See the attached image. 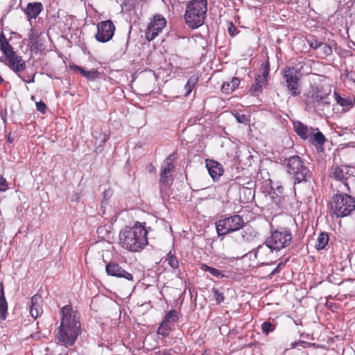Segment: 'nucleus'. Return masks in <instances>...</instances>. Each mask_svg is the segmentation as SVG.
<instances>
[{"label":"nucleus","instance_id":"obj_35","mask_svg":"<svg viewBox=\"0 0 355 355\" xmlns=\"http://www.w3.org/2000/svg\"><path fill=\"white\" fill-rule=\"evenodd\" d=\"M275 328V325L269 321L264 322L261 325V329L263 333L268 334L269 332L272 331Z\"/></svg>","mask_w":355,"mask_h":355},{"label":"nucleus","instance_id":"obj_21","mask_svg":"<svg viewBox=\"0 0 355 355\" xmlns=\"http://www.w3.org/2000/svg\"><path fill=\"white\" fill-rule=\"evenodd\" d=\"M272 191L269 193V197L272 202L277 205L280 206L284 200V188L282 186L278 185L275 189L273 187H271Z\"/></svg>","mask_w":355,"mask_h":355},{"label":"nucleus","instance_id":"obj_14","mask_svg":"<svg viewBox=\"0 0 355 355\" xmlns=\"http://www.w3.org/2000/svg\"><path fill=\"white\" fill-rule=\"evenodd\" d=\"M261 69L262 74L258 75L255 78V82L250 89L251 94L254 96H258L262 92L263 87L267 84L269 74V63L262 64Z\"/></svg>","mask_w":355,"mask_h":355},{"label":"nucleus","instance_id":"obj_12","mask_svg":"<svg viewBox=\"0 0 355 355\" xmlns=\"http://www.w3.org/2000/svg\"><path fill=\"white\" fill-rule=\"evenodd\" d=\"M351 175L347 166L333 165L329 171V177L341 182L347 191H349L350 189L347 181Z\"/></svg>","mask_w":355,"mask_h":355},{"label":"nucleus","instance_id":"obj_27","mask_svg":"<svg viewBox=\"0 0 355 355\" xmlns=\"http://www.w3.org/2000/svg\"><path fill=\"white\" fill-rule=\"evenodd\" d=\"M240 83V80L234 77L230 82H225L222 85L221 91L225 94H230L235 90Z\"/></svg>","mask_w":355,"mask_h":355},{"label":"nucleus","instance_id":"obj_22","mask_svg":"<svg viewBox=\"0 0 355 355\" xmlns=\"http://www.w3.org/2000/svg\"><path fill=\"white\" fill-rule=\"evenodd\" d=\"M42 8V4L40 2L29 3L25 10V13L28 17L35 19L40 15Z\"/></svg>","mask_w":355,"mask_h":355},{"label":"nucleus","instance_id":"obj_48","mask_svg":"<svg viewBox=\"0 0 355 355\" xmlns=\"http://www.w3.org/2000/svg\"><path fill=\"white\" fill-rule=\"evenodd\" d=\"M107 138L105 134L103 135V139L102 141L103 143H105L107 141Z\"/></svg>","mask_w":355,"mask_h":355},{"label":"nucleus","instance_id":"obj_36","mask_svg":"<svg viewBox=\"0 0 355 355\" xmlns=\"http://www.w3.org/2000/svg\"><path fill=\"white\" fill-rule=\"evenodd\" d=\"M318 51L325 56L329 55L331 54V53H332V49H331V46L329 45H328L327 44H325L323 42H322V45L320 46Z\"/></svg>","mask_w":355,"mask_h":355},{"label":"nucleus","instance_id":"obj_31","mask_svg":"<svg viewBox=\"0 0 355 355\" xmlns=\"http://www.w3.org/2000/svg\"><path fill=\"white\" fill-rule=\"evenodd\" d=\"M0 49L4 55L5 52L12 50V47L10 45L3 33H0Z\"/></svg>","mask_w":355,"mask_h":355},{"label":"nucleus","instance_id":"obj_3","mask_svg":"<svg viewBox=\"0 0 355 355\" xmlns=\"http://www.w3.org/2000/svg\"><path fill=\"white\" fill-rule=\"evenodd\" d=\"M207 11V0H191L187 5L184 13L186 24L192 29L205 23Z\"/></svg>","mask_w":355,"mask_h":355},{"label":"nucleus","instance_id":"obj_52","mask_svg":"<svg viewBox=\"0 0 355 355\" xmlns=\"http://www.w3.org/2000/svg\"><path fill=\"white\" fill-rule=\"evenodd\" d=\"M350 78H351L352 80H354V77H352V75H350Z\"/></svg>","mask_w":355,"mask_h":355},{"label":"nucleus","instance_id":"obj_38","mask_svg":"<svg viewBox=\"0 0 355 355\" xmlns=\"http://www.w3.org/2000/svg\"><path fill=\"white\" fill-rule=\"evenodd\" d=\"M213 293L214 295L215 300L218 303L223 302L225 297L223 293H220L219 291L216 288L213 289Z\"/></svg>","mask_w":355,"mask_h":355},{"label":"nucleus","instance_id":"obj_26","mask_svg":"<svg viewBox=\"0 0 355 355\" xmlns=\"http://www.w3.org/2000/svg\"><path fill=\"white\" fill-rule=\"evenodd\" d=\"M40 34L41 33L38 32L37 31L31 29L28 35V39L31 47L35 50H40L42 46L39 39Z\"/></svg>","mask_w":355,"mask_h":355},{"label":"nucleus","instance_id":"obj_23","mask_svg":"<svg viewBox=\"0 0 355 355\" xmlns=\"http://www.w3.org/2000/svg\"><path fill=\"white\" fill-rule=\"evenodd\" d=\"M8 314V303L4 295L3 285L0 282V318L5 320Z\"/></svg>","mask_w":355,"mask_h":355},{"label":"nucleus","instance_id":"obj_16","mask_svg":"<svg viewBox=\"0 0 355 355\" xmlns=\"http://www.w3.org/2000/svg\"><path fill=\"white\" fill-rule=\"evenodd\" d=\"M174 155L171 154L163 162L160 173V182L168 186L171 183L172 175L174 169Z\"/></svg>","mask_w":355,"mask_h":355},{"label":"nucleus","instance_id":"obj_13","mask_svg":"<svg viewBox=\"0 0 355 355\" xmlns=\"http://www.w3.org/2000/svg\"><path fill=\"white\" fill-rule=\"evenodd\" d=\"M274 250L275 249L272 248L265 242L262 245H259L250 253L254 254V257L258 260L260 264L265 265L272 262L273 259H275Z\"/></svg>","mask_w":355,"mask_h":355},{"label":"nucleus","instance_id":"obj_9","mask_svg":"<svg viewBox=\"0 0 355 355\" xmlns=\"http://www.w3.org/2000/svg\"><path fill=\"white\" fill-rule=\"evenodd\" d=\"M114 31L115 26L111 20L103 21L97 25L95 37L100 42H107L112 38Z\"/></svg>","mask_w":355,"mask_h":355},{"label":"nucleus","instance_id":"obj_19","mask_svg":"<svg viewBox=\"0 0 355 355\" xmlns=\"http://www.w3.org/2000/svg\"><path fill=\"white\" fill-rule=\"evenodd\" d=\"M42 299L39 295H35L32 297L31 304L29 306L30 314L34 318H37L43 312Z\"/></svg>","mask_w":355,"mask_h":355},{"label":"nucleus","instance_id":"obj_15","mask_svg":"<svg viewBox=\"0 0 355 355\" xmlns=\"http://www.w3.org/2000/svg\"><path fill=\"white\" fill-rule=\"evenodd\" d=\"M5 55L8 60V66L14 71L18 76H20V73L26 69V62L22 60L21 56L16 54L13 49L5 52Z\"/></svg>","mask_w":355,"mask_h":355},{"label":"nucleus","instance_id":"obj_5","mask_svg":"<svg viewBox=\"0 0 355 355\" xmlns=\"http://www.w3.org/2000/svg\"><path fill=\"white\" fill-rule=\"evenodd\" d=\"M287 173L293 176L295 184L306 182L310 178V171L298 155L291 156L284 160Z\"/></svg>","mask_w":355,"mask_h":355},{"label":"nucleus","instance_id":"obj_43","mask_svg":"<svg viewBox=\"0 0 355 355\" xmlns=\"http://www.w3.org/2000/svg\"><path fill=\"white\" fill-rule=\"evenodd\" d=\"M36 107H37V110L38 111H40V112L42 113H44L45 111H46V105L44 102L42 101H40V102H37L36 103Z\"/></svg>","mask_w":355,"mask_h":355},{"label":"nucleus","instance_id":"obj_33","mask_svg":"<svg viewBox=\"0 0 355 355\" xmlns=\"http://www.w3.org/2000/svg\"><path fill=\"white\" fill-rule=\"evenodd\" d=\"M171 330V324L162 321L159 324L157 330V333L163 336H168L169 331Z\"/></svg>","mask_w":355,"mask_h":355},{"label":"nucleus","instance_id":"obj_47","mask_svg":"<svg viewBox=\"0 0 355 355\" xmlns=\"http://www.w3.org/2000/svg\"><path fill=\"white\" fill-rule=\"evenodd\" d=\"M158 354L159 355H172L171 354L168 353L166 350L162 351V352L159 351L158 352Z\"/></svg>","mask_w":355,"mask_h":355},{"label":"nucleus","instance_id":"obj_11","mask_svg":"<svg viewBox=\"0 0 355 355\" xmlns=\"http://www.w3.org/2000/svg\"><path fill=\"white\" fill-rule=\"evenodd\" d=\"M166 26V20L160 15L154 16L153 19L148 24L146 31V38L148 41L153 40Z\"/></svg>","mask_w":355,"mask_h":355},{"label":"nucleus","instance_id":"obj_30","mask_svg":"<svg viewBox=\"0 0 355 355\" xmlns=\"http://www.w3.org/2000/svg\"><path fill=\"white\" fill-rule=\"evenodd\" d=\"M113 195V191L111 189H108L105 190L103 192V197L101 202V209L102 211V214L104 215L105 214V207L108 203L110 198Z\"/></svg>","mask_w":355,"mask_h":355},{"label":"nucleus","instance_id":"obj_4","mask_svg":"<svg viewBox=\"0 0 355 355\" xmlns=\"http://www.w3.org/2000/svg\"><path fill=\"white\" fill-rule=\"evenodd\" d=\"M330 209L338 218L347 216L355 210V198L347 194H336L331 198Z\"/></svg>","mask_w":355,"mask_h":355},{"label":"nucleus","instance_id":"obj_18","mask_svg":"<svg viewBox=\"0 0 355 355\" xmlns=\"http://www.w3.org/2000/svg\"><path fill=\"white\" fill-rule=\"evenodd\" d=\"M206 168L214 181L218 180L224 173L223 166L213 159H206Z\"/></svg>","mask_w":355,"mask_h":355},{"label":"nucleus","instance_id":"obj_37","mask_svg":"<svg viewBox=\"0 0 355 355\" xmlns=\"http://www.w3.org/2000/svg\"><path fill=\"white\" fill-rule=\"evenodd\" d=\"M234 116L240 123L247 124L249 121L248 116L243 114L236 113Z\"/></svg>","mask_w":355,"mask_h":355},{"label":"nucleus","instance_id":"obj_53","mask_svg":"<svg viewBox=\"0 0 355 355\" xmlns=\"http://www.w3.org/2000/svg\"><path fill=\"white\" fill-rule=\"evenodd\" d=\"M353 80L355 82V79H354V80Z\"/></svg>","mask_w":355,"mask_h":355},{"label":"nucleus","instance_id":"obj_32","mask_svg":"<svg viewBox=\"0 0 355 355\" xmlns=\"http://www.w3.org/2000/svg\"><path fill=\"white\" fill-rule=\"evenodd\" d=\"M166 261L172 268L177 269L179 268V261L175 255L172 253V252H169L168 253Z\"/></svg>","mask_w":355,"mask_h":355},{"label":"nucleus","instance_id":"obj_8","mask_svg":"<svg viewBox=\"0 0 355 355\" xmlns=\"http://www.w3.org/2000/svg\"><path fill=\"white\" fill-rule=\"evenodd\" d=\"M328 96L329 93L324 92L322 87H313L309 92L307 105L314 109L323 110L324 105H329L326 101Z\"/></svg>","mask_w":355,"mask_h":355},{"label":"nucleus","instance_id":"obj_7","mask_svg":"<svg viewBox=\"0 0 355 355\" xmlns=\"http://www.w3.org/2000/svg\"><path fill=\"white\" fill-rule=\"evenodd\" d=\"M244 225L243 219L239 215L235 214L230 217L220 219L216 223V228L218 236L239 230Z\"/></svg>","mask_w":355,"mask_h":355},{"label":"nucleus","instance_id":"obj_34","mask_svg":"<svg viewBox=\"0 0 355 355\" xmlns=\"http://www.w3.org/2000/svg\"><path fill=\"white\" fill-rule=\"evenodd\" d=\"M178 319V313L175 310H171L168 311L166 315H165V318L163 321L166 322V323H168L169 324L172 322H175Z\"/></svg>","mask_w":355,"mask_h":355},{"label":"nucleus","instance_id":"obj_20","mask_svg":"<svg viewBox=\"0 0 355 355\" xmlns=\"http://www.w3.org/2000/svg\"><path fill=\"white\" fill-rule=\"evenodd\" d=\"M311 132L309 135V137L311 142L317 149L322 148V146L326 141L325 137L320 131H319L318 128H311Z\"/></svg>","mask_w":355,"mask_h":355},{"label":"nucleus","instance_id":"obj_49","mask_svg":"<svg viewBox=\"0 0 355 355\" xmlns=\"http://www.w3.org/2000/svg\"><path fill=\"white\" fill-rule=\"evenodd\" d=\"M8 141H9L10 143H12V141H13V139H12V138L10 137V136H8Z\"/></svg>","mask_w":355,"mask_h":355},{"label":"nucleus","instance_id":"obj_24","mask_svg":"<svg viewBox=\"0 0 355 355\" xmlns=\"http://www.w3.org/2000/svg\"><path fill=\"white\" fill-rule=\"evenodd\" d=\"M69 67L71 70L80 72L84 77H85L89 80H94L98 77L99 73L96 70L87 71L76 64L70 65Z\"/></svg>","mask_w":355,"mask_h":355},{"label":"nucleus","instance_id":"obj_10","mask_svg":"<svg viewBox=\"0 0 355 355\" xmlns=\"http://www.w3.org/2000/svg\"><path fill=\"white\" fill-rule=\"evenodd\" d=\"M297 73V69L295 67H285L283 69V74L286 79L287 88L293 96H297L300 93L299 89L300 78Z\"/></svg>","mask_w":355,"mask_h":355},{"label":"nucleus","instance_id":"obj_40","mask_svg":"<svg viewBox=\"0 0 355 355\" xmlns=\"http://www.w3.org/2000/svg\"><path fill=\"white\" fill-rule=\"evenodd\" d=\"M198 76L193 75L188 79L187 83L194 88V87L196 85V83H198Z\"/></svg>","mask_w":355,"mask_h":355},{"label":"nucleus","instance_id":"obj_28","mask_svg":"<svg viewBox=\"0 0 355 355\" xmlns=\"http://www.w3.org/2000/svg\"><path fill=\"white\" fill-rule=\"evenodd\" d=\"M329 242V235L326 232H321L317 239L315 248L318 250H323Z\"/></svg>","mask_w":355,"mask_h":355},{"label":"nucleus","instance_id":"obj_29","mask_svg":"<svg viewBox=\"0 0 355 355\" xmlns=\"http://www.w3.org/2000/svg\"><path fill=\"white\" fill-rule=\"evenodd\" d=\"M200 268L203 271H207L210 272L214 277L217 278H223L225 277V275L223 273V271H220L216 268H212L211 266H209L206 264H201Z\"/></svg>","mask_w":355,"mask_h":355},{"label":"nucleus","instance_id":"obj_46","mask_svg":"<svg viewBox=\"0 0 355 355\" xmlns=\"http://www.w3.org/2000/svg\"><path fill=\"white\" fill-rule=\"evenodd\" d=\"M307 343L305 342V341H298V342H295L294 343H292L291 345H292V347L293 348H295L300 345H302L304 346V345H306Z\"/></svg>","mask_w":355,"mask_h":355},{"label":"nucleus","instance_id":"obj_50","mask_svg":"<svg viewBox=\"0 0 355 355\" xmlns=\"http://www.w3.org/2000/svg\"><path fill=\"white\" fill-rule=\"evenodd\" d=\"M336 99H343V98L340 97L336 93Z\"/></svg>","mask_w":355,"mask_h":355},{"label":"nucleus","instance_id":"obj_42","mask_svg":"<svg viewBox=\"0 0 355 355\" xmlns=\"http://www.w3.org/2000/svg\"><path fill=\"white\" fill-rule=\"evenodd\" d=\"M322 42H319L316 40H313L310 42V46L312 49L319 50L320 46L322 45Z\"/></svg>","mask_w":355,"mask_h":355},{"label":"nucleus","instance_id":"obj_6","mask_svg":"<svg viewBox=\"0 0 355 355\" xmlns=\"http://www.w3.org/2000/svg\"><path fill=\"white\" fill-rule=\"evenodd\" d=\"M292 239V234L289 230H276L271 231L270 235L266 240V243L275 249V250L279 251L288 246L291 243Z\"/></svg>","mask_w":355,"mask_h":355},{"label":"nucleus","instance_id":"obj_17","mask_svg":"<svg viewBox=\"0 0 355 355\" xmlns=\"http://www.w3.org/2000/svg\"><path fill=\"white\" fill-rule=\"evenodd\" d=\"M106 272L110 276L116 277H123L128 280L133 281L132 275L128 272L123 270L118 263L115 262H110L105 267Z\"/></svg>","mask_w":355,"mask_h":355},{"label":"nucleus","instance_id":"obj_44","mask_svg":"<svg viewBox=\"0 0 355 355\" xmlns=\"http://www.w3.org/2000/svg\"><path fill=\"white\" fill-rule=\"evenodd\" d=\"M184 89L186 90V93H185L184 96H187L190 94V93L192 92L193 87L187 83L184 86Z\"/></svg>","mask_w":355,"mask_h":355},{"label":"nucleus","instance_id":"obj_25","mask_svg":"<svg viewBox=\"0 0 355 355\" xmlns=\"http://www.w3.org/2000/svg\"><path fill=\"white\" fill-rule=\"evenodd\" d=\"M294 128L295 132L299 135L302 139H306L309 137V135L311 132V128L309 129L308 127L304 125L300 121H297L294 123Z\"/></svg>","mask_w":355,"mask_h":355},{"label":"nucleus","instance_id":"obj_1","mask_svg":"<svg viewBox=\"0 0 355 355\" xmlns=\"http://www.w3.org/2000/svg\"><path fill=\"white\" fill-rule=\"evenodd\" d=\"M62 319L57 334L58 340L65 346H71L80 333V322L77 311L70 305L61 309Z\"/></svg>","mask_w":355,"mask_h":355},{"label":"nucleus","instance_id":"obj_41","mask_svg":"<svg viewBox=\"0 0 355 355\" xmlns=\"http://www.w3.org/2000/svg\"><path fill=\"white\" fill-rule=\"evenodd\" d=\"M8 189V183L3 177H0V191H4Z\"/></svg>","mask_w":355,"mask_h":355},{"label":"nucleus","instance_id":"obj_2","mask_svg":"<svg viewBox=\"0 0 355 355\" xmlns=\"http://www.w3.org/2000/svg\"><path fill=\"white\" fill-rule=\"evenodd\" d=\"M145 223L137 222L132 227H125L119 232V245L132 252L141 251L148 243Z\"/></svg>","mask_w":355,"mask_h":355},{"label":"nucleus","instance_id":"obj_51","mask_svg":"<svg viewBox=\"0 0 355 355\" xmlns=\"http://www.w3.org/2000/svg\"><path fill=\"white\" fill-rule=\"evenodd\" d=\"M3 81V79L0 76V84L2 83Z\"/></svg>","mask_w":355,"mask_h":355},{"label":"nucleus","instance_id":"obj_45","mask_svg":"<svg viewBox=\"0 0 355 355\" xmlns=\"http://www.w3.org/2000/svg\"><path fill=\"white\" fill-rule=\"evenodd\" d=\"M236 31V26H234L232 24H231L230 26L228 28L229 33L231 35H234Z\"/></svg>","mask_w":355,"mask_h":355},{"label":"nucleus","instance_id":"obj_39","mask_svg":"<svg viewBox=\"0 0 355 355\" xmlns=\"http://www.w3.org/2000/svg\"><path fill=\"white\" fill-rule=\"evenodd\" d=\"M35 73H33L32 75H29V74H27L26 76H21L20 74V76H19L24 82L26 83H34L35 82Z\"/></svg>","mask_w":355,"mask_h":355}]
</instances>
